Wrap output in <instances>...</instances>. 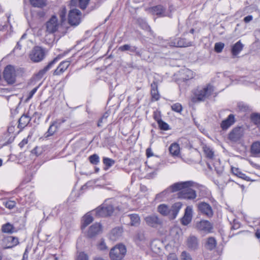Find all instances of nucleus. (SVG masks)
I'll return each mask as SVG.
<instances>
[{"label": "nucleus", "mask_w": 260, "mask_h": 260, "mask_svg": "<svg viewBox=\"0 0 260 260\" xmlns=\"http://www.w3.org/2000/svg\"><path fill=\"white\" fill-rule=\"evenodd\" d=\"M214 91L213 87L208 84L206 86L198 88L194 92V96L192 99L193 102L204 101L208 99Z\"/></svg>", "instance_id": "nucleus-1"}, {"label": "nucleus", "mask_w": 260, "mask_h": 260, "mask_svg": "<svg viewBox=\"0 0 260 260\" xmlns=\"http://www.w3.org/2000/svg\"><path fill=\"white\" fill-rule=\"evenodd\" d=\"M98 217H106L111 215L113 212V207L106 201L103 204L92 211Z\"/></svg>", "instance_id": "nucleus-2"}, {"label": "nucleus", "mask_w": 260, "mask_h": 260, "mask_svg": "<svg viewBox=\"0 0 260 260\" xmlns=\"http://www.w3.org/2000/svg\"><path fill=\"white\" fill-rule=\"evenodd\" d=\"M126 252L125 246L123 244H117L110 251L109 256L111 260H121Z\"/></svg>", "instance_id": "nucleus-3"}, {"label": "nucleus", "mask_w": 260, "mask_h": 260, "mask_svg": "<svg viewBox=\"0 0 260 260\" xmlns=\"http://www.w3.org/2000/svg\"><path fill=\"white\" fill-rule=\"evenodd\" d=\"M62 25L59 21L57 16L53 15L50 19L46 22V31L50 34L57 31L60 26Z\"/></svg>", "instance_id": "nucleus-4"}, {"label": "nucleus", "mask_w": 260, "mask_h": 260, "mask_svg": "<svg viewBox=\"0 0 260 260\" xmlns=\"http://www.w3.org/2000/svg\"><path fill=\"white\" fill-rule=\"evenodd\" d=\"M4 78L8 84H12L16 81V70L12 65L7 66L3 72Z\"/></svg>", "instance_id": "nucleus-5"}, {"label": "nucleus", "mask_w": 260, "mask_h": 260, "mask_svg": "<svg viewBox=\"0 0 260 260\" xmlns=\"http://www.w3.org/2000/svg\"><path fill=\"white\" fill-rule=\"evenodd\" d=\"M45 51L40 46H35L29 53V58L31 61L38 62L42 60L45 57Z\"/></svg>", "instance_id": "nucleus-6"}, {"label": "nucleus", "mask_w": 260, "mask_h": 260, "mask_svg": "<svg viewBox=\"0 0 260 260\" xmlns=\"http://www.w3.org/2000/svg\"><path fill=\"white\" fill-rule=\"evenodd\" d=\"M81 12L78 9L71 10L68 16V21L71 25L77 26L81 22Z\"/></svg>", "instance_id": "nucleus-7"}, {"label": "nucleus", "mask_w": 260, "mask_h": 260, "mask_svg": "<svg viewBox=\"0 0 260 260\" xmlns=\"http://www.w3.org/2000/svg\"><path fill=\"white\" fill-rule=\"evenodd\" d=\"M178 197L180 199L191 200L196 198V191L190 187H185L178 193Z\"/></svg>", "instance_id": "nucleus-8"}, {"label": "nucleus", "mask_w": 260, "mask_h": 260, "mask_svg": "<svg viewBox=\"0 0 260 260\" xmlns=\"http://www.w3.org/2000/svg\"><path fill=\"white\" fill-rule=\"evenodd\" d=\"M169 45L176 47H186L192 45V42L184 38L171 39Z\"/></svg>", "instance_id": "nucleus-9"}, {"label": "nucleus", "mask_w": 260, "mask_h": 260, "mask_svg": "<svg viewBox=\"0 0 260 260\" xmlns=\"http://www.w3.org/2000/svg\"><path fill=\"white\" fill-rule=\"evenodd\" d=\"M144 220L149 226L152 228H157L162 224L161 220L155 215H151L146 216L144 218Z\"/></svg>", "instance_id": "nucleus-10"}, {"label": "nucleus", "mask_w": 260, "mask_h": 260, "mask_svg": "<svg viewBox=\"0 0 260 260\" xmlns=\"http://www.w3.org/2000/svg\"><path fill=\"white\" fill-rule=\"evenodd\" d=\"M193 182L191 181L181 182L174 183L171 185L168 189L170 192H174L177 191H181L185 187H190L192 185Z\"/></svg>", "instance_id": "nucleus-11"}, {"label": "nucleus", "mask_w": 260, "mask_h": 260, "mask_svg": "<svg viewBox=\"0 0 260 260\" xmlns=\"http://www.w3.org/2000/svg\"><path fill=\"white\" fill-rule=\"evenodd\" d=\"M198 208L200 212L203 214L211 217L213 215V212L211 206L205 202L199 203L198 205Z\"/></svg>", "instance_id": "nucleus-12"}, {"label": "nucleus", "mask_w": 260, "mask_h": 260, "mask_svg": "<svg viewBox=\"0 0 260 260\" xmlns=\"http://www.w3.org/2000/svg\"><path fill=\"white\" fill-rule=\"evenodd\" d=\"M19 243L18 239L12 236L5 237L2 241V245L4 249L12 248Z\"/></svg>", "instance_id": "nucleus-13"}, {"label": "nucleus", "mask_w": 260, "mask_h": 260, "mask_svg": "<svg viewBox=\"0 0 260 260\" xmlns=\"http://www.w3.org/2000/svg\"><path fill=\"white\" fill-rule=\"evenodd\" d=\"M64 120H57L51 123L47 132L45 133V137H49L53 136L58 130L61 124L63 123Z\"/></svg>", "instance_id": "nucleus-14"}, {"label": "nucleus", "mask_w": 260, "mask_h": 260, "mask_svg": "<svg viewBox=\"0 0 260 260\" xmlns=\"http://www.w3.org/2000/svg\"><path fill=\"white\" fill-rule=\"evenodd\" d=\"M61 56L60 55H58L55 58H54L52 61L48 63V64L43 69L41 70L36 75V76L38 78L40 79L42 78L43 76L45 74V73L49 71L51 68L53 67V66L58 61L59 59L61 58Z\"/></svg>", "instance_id": "nucleus-15"}, {"label": "nucleus", "mask_w": 260, "mask_h": 260, "mask_svg": "<svg viewBox=\"0 0 260 260\" xmlns=\"http://www.w3.org/2000/svg\"><path fill=\"white\" fill-rule=\"evenodd\" d=\"M192 207L187 206L184 212V215L181 219V222L183 225H187L190 223L192 218Z\"/></svg>", "instance_id": "nucleus-16"}, {"label": "nucleus", "mask_w": 260, "mask_h": 260, "mask_svg": "<svg viewBox=\"0 0 260 260\" xmlns=\"http://www.w3.org/2000/svg\"><path fill=\"white\" fill-rule=\"evenodd\" d=\"M243 136V130L241 127H236L230 132L229 139L233 142L239 141Z\"/></svg>", "instance_id": "nucleus-17"}, {"label": "nucleus", "mask_w": 260, "mask_h": 260, "mask_svg": "<svg viewBox=\"0 0 260 260\" xmlns=\"http://www.w3.org/2000/svg\"><path fill=\"white\" fill-rule=\"evenodd\" d=\"M196 228L201 231L209 233L211 232L213 227L209 221L203 220L196 224Z\"/></svg>", "instance_id": "nucleus-18"}, {"label": "nucleus", "mask_w": 260, "mask_h": 260, "mask_svg": "<svg viewBox=\"0 0 260 260\" xmlns=\"http://www.w3.org/2000/svg\"><path fill=\"white\" fill-rule=\"evenodd\" d=\"M136 244L141 248H144L149 246V241L143 233H138L135 237Z\"/></svg>", "instance_id": "nucleus-19"}, {"label": "nucleus", "mask_w": 260, "mask_h": 260, "mask_svg": "<svg viewBox=\"0 0 260 260\" xmlns=\"http://www.w3.org/2000/svg\"><path fill=\"white\" fill-rule=\"evenodd\" d=\"M102 231V225L100 223H95L89 227L87 234L89 237L91 238L101 233Z\"/></svg>", "instance_id": "nucleus-20"}, {"label": "nucleus", "mask_w": 260, "mask_h": 260, "mask_svg": "<svg viewBox=\"0 0 260 260\" xmlns=\"http://www.w3.org/2000/svg\"><path fill=\"white\" fill-rule=\"evenodd\" d=\"M71 62L70 58L60 63L57 69L54 71V75H59L62 74L69 67Z\"/></svg>", "instance_id": "nucleus-21"}, {"label": "nucleus", "mask_w": 260, "mask_h": 260, "mask_svg": "<svg viewBox=\"0 0 260 260\" xmlns=\"http://www.w3.org/2000/svg\"><path fill=\"white\" fill-rule=\"evenodd\" d=\"M150 12L153 15H156L159 17H165L167 16L166 9L161 5L156 6L150 9Z\"/></svg>", "instance_id": "nucleus-22"}, {"label": "nucleus", "mask_w": 260, "mask_h": 260, "mask_svg": "<svg viewBox=\"0 0 260 260\" xmlns=\"http://www.w3.org/2000/svg\"><path fill=\"white\" fill-rule=\"evenodd\" d=\"M186 245L188 249L191 250L197 249L199 246V241L194 236L189 237L186 241Z\"/></svg>", "instance_id": "nucleus-23"}, {"label": "nucleus", "mask_w": 260, "mask_h": 260, "mask_svg": "<svg viewBox=\"0 0 260 260\" xmlns=\"http://www.w3.org/2000/svg\"><path fill=\"white\" fill-rule=\"evenodd\" d=\"M235 122V117L233 114H230L226 119L223 120L220 124V126L223 130L228 129Z\"/></svg>", "instance_id": "nucleus-24"}, {"label": "nucleus", "mask_w": 260, "mask_h": 260, "mask_svg": "<svg viewBox=\"0 0 260 260\" xmlns=\"http://www.w3.org/2000/svg\"><path fill=\"white\" fill-rule=\"evenodd\" d=\"M250 153L254 157H260V141L252 143L250 147Z\"/></svg>", "instance_id": "nucleus-25"}, {"label": "nucleus", "mask_w": 260, "mask_h": 260, "mask_svg": "<svg viewBox=\"0 0 260 260\" xmlns=\"http://www.w3.org/2000/svg\"><path fill=\"white\" fill-rule=\"evenodd\" d=\"M119 50L121 51H130L132 52H135L136 54L139 56H141V53L140 51L137 50V48L136 46H131L128 44H125L121 46L119 48Z\"/></svg>", "instance_id": "nucleus-26"}, {"label": "nucleus", "mask_w": 260, "mask_h": 260, "mask_svg": "<svg viewBox=\"0 0 260 260\" xmlns=\"http://www.w3.org/2000/svg\"><path fill=\"white\" fill-rule=\"evenodd\" d=\"M122 233V229L121 228H115L111 231L109 235L110 239L111 240L116 241L121 237Z\"/></svg>", "instance_id": "nucleus-27"}, {"label": "nucleus", "mask_w": 260, "mask_h": 260, "mask_svg": "<svg viewBox=\"0 0 260 260\" xmlns=\"http://www.w3.org/2000/svg\"><path fill=\"white\" fill-rule=\"evenodd\" d=\"M158 85L156 82L153 81L151 84V94L152 99L157 101L159 99V94L158 91Z\"/></svg>", "instance_id": "nucleus-28"}, {"label": "nucleus", "mask_w": 260, "mask_h": 260, "mask_svg": "<svg viewBox=\"0 0 260 260\" xmlns=\"http://www.w3.org/2000/svg\"><path fill=\"white\" fill-rule=\"evenodd\" d=\"M31 118L27 114H23L19 119L18 127L20 128H23L30 122Z\"/></svg>", "instance_id": "nucleus-29"}, {"label": "nucleus", "mask_w": 260, "mask_h": 260, "mask_svg": "<svg viewBox=\"0 0 260 260\" xmlns=\"http://www.w3.org/2000/svg\"><path fill=\"white\" fill-rule=\"evenodd\" d=\"M181 78L184 80H188L194 77L193 72L188 69H183L180 72Z\"/></svg>", "instance_id": "nucleus-30"}, {"label": "nucleus", "mask_w": 260, "mask_h": 260, "mask_svg": "<svg viewBox=\"0 0 260 260\" xmlns=\"http://www.w3.org/2000/svg\"><path fill=\"white\" fill-rule=\"evenodd\" d=\"M182 206V204L180 202L175 203L172 205L171 208V213L172 218H175L176 217Z\"/></svg>", "instance_id": "nucleus-31"}, {"label": "nucleus", "mask_w": 260, "mask_h": 260, "mask_svg": "<svg viewBox=\"0 0 260 260\" xmlns=\"http://www.w3.org/2000/svg\"><path fill=\"white\" fill-rule=\"evenodd\" d=\"M157 211L163 216H167L171 213V208L168 205L162 204L157 207Z\"/></svg>", "instance_id": "nucleus-32"}, {"label": "nucleus", "mask_w": 260, "mask_h": 260, "mask_svg": "<svg viewBox=\"0 0 260 260\" xmlns=\"http://www.w3.org/2000/svg\"><path fill=\"white\" fill-rule=\"evenodd\" d=\"M170 193L168 188H167L166 189L157 194L155 196V200L157 202L164 201L167 199Z\"/></svg>", "instance_id": "nucleus-33"}, {"label": "nucleus", "mask_w": 260, "mask_h": 260, "mask_svg": "<svg viewBox=\"0 0 260 260\" xmlns=\"http://www.w3.org/2000/svg\"><path fill=\"white\" fill-rule=\"evenodd\" d=\"M169 151L172 155L177 156L180 154V146L177 143H172L169 147Z\"/></svg>", "instance_id": "nucleus-34"}, {"label": "nucleus", "mask_w": 260, "mask_h": 260, "mask_svg": "<svg viewBox=\"0 0 260 260\" xmlns=\"http://www.w3.org/2000/svg\"><path fill=\"white\" fill-rule=\"evenodd\" d=\"M90 0H71V5L78 6L82 9H85L89 4Z\"/></svg>", "instance_id": "nucleus-35"}, {"label": "nucleus", "mask_w": 260, "mask_h": 260, "mask_svg": "<svg viewBox=\"0 0 260 260\" xmlns=\"http://www.w3.org/2000/svg\"><path fill=\"white\" fill-rule=\"evenodd\" d=\"M243 45L240 41H238L235 44L232 48V53L234 56H237L242 50Z\"/></svg>", "instance_id": "nucleus-36"}, {"label": "nucleus", "mask_w": 260, "mask_h": 260, "mask_svg": "<svg viewBox=\"0 0 260 260\" xmlns=\"http://www.w3.org/2000/svg\"><path fill=\"white\" fill-rule=\"evenodd\" d=\"M93 218L91 216V213L88 212L86 213L82 218V228H85L88 225H89L91 222H92Z\"/></svg>", "instance_id": "nucleus-37"}, {"label": "nucleus", "mask_w": 260, "mask_h": 260, "mask_svg": "<svg viewBox=\"0 0 260 260\" xmlns=\"http://www.w3.org/2000/svg\"><path fill=\"white\" fill-rule=\"evenodd\" d=\"M131 220L130 224L132 226H138L140 223V218L138 214H132L128 215Z\"/></svg>", "instance_id": "nucleus-38"}, {"label": "nucleus", "mask_w": 260, "mask_h": 260, "mask_svg": "<svg viewBox=\"0 0 260 260\" xmlns=\"http://www.w3.org/2000/svg\"><path fill=\"white\" fill-rule=\"evenodd\" d=\"M30 4L34 7L43 8L46 6V0H29Z\"/></svg>", "instance_id": "nucleus-39"}, {"label": "nucleus", "mask_w": 260, "mask_h": 260, "mask_svg": "<svg viewBox=\"0 0 260 260\" xmlns=\"http://www.w3.org/2000/svg\"><path fill=\"white\" fill-rule=\"evenodd\" d=\"M216 245V241L213 237L209 238L206 242V247L210 250L213 249Z\"/></svg>", "instance_id": "nucleus-40"}, {"label": "nucleus", "mask_w": 260, "mask_h": 260, "mask_svg": "<svg viewBox=\"0 0 260 260\" xmlns=\"http://www.w3.org/2000/svg\"><path fill=\"white\" fill-rule=\"evenodd\" d=\"M204 152L206 156L209 159H213L214 157V152L209 147L205 146L203 147Z\"/></svg>", "instance_id": "nucleus-41"}, {"label": "nucleus", "mask_w": 260, "mask_h": 260, "mask_svg": "<svg viewBox=\"0 0 260 260\" xmlns=\"http://www.w3.org/2000/svg\"><path fill=\"white\" fill-rule=\"evenodd\" d=\"M2 231L4 233H12L13 232L14 228L11 224L7 223L2 226Z\"/></svg>", "instance_id": "nucleus-42"}, {"label": "nucleus", "mask_w": 260, "mask_h": 260, "mask_svg": "<svg viewBox=\"0 0 260 260\" xmlns=\"http://www.w3.org/2000/svg\"><path fill=\"white\" fill-rule=\"evenodd\" d=\"M67 14V10L64 7L61 8L59 12V15L60 17L59 22L62 24L66 20V17Z\"/></svg>", "instance_id": "nucleus-43"}, {"label": "nucleus", "mask_w": 260, "mask_h": 260, "mask_svg": "<svg viewBox=\"0 0 260 260\" xmlns=\"http://www.w3.org/2000/svg\"><path fill=\"white\" fill-rule=\"evenodd\" d=\"M251 120L260 129V114L254 113L251 115Z\"/></svg>", "instance_id": "nucleus-44"}, {"label": "nucleus", "mask_w": 260, "mask_h": 260, "mask_svg": "<svg viewBox=\"0 0 260 260\" xmlns=\"http://www.w3.org/2000/svg\"><path fill=\"white\" fill-rule=\"evenodd\" d=\"M3 205L9 209H12L16 206V202L14 201L8 200L3 202Z\"/></svg>", "instance_id": "nucleus-45"}, {"label": "nucleus", "mask_w": 260, "mask_h": 260, "mask_svg": "<svg viewBox=\"0 0 260 260\" xmlns=\"http://www.w3.org/2000/svg\"><path fill=\"white\" fill-rule=\"evenodd\" d=\"M76 260H89V256L85 252H80L78 253Z\"/></svg>", "instance_id": "nucleus-46"}, {"label": "nucleus", "mask_w": 260, "mask_h": 260, "mask_svg": "<svg viewBox=\"0 0 260 260\" xmlns=\"http://www.w3.org/2000/svg\"><path fill=\"white\" fill-rule=\"evenodd\" d=\"M171 109L175 112L180 113L182 110V107L180 103H177L171 106Z\"/></svg>", "instance_id": "nucleus-47"}, {"label": "nucleus", "mask_w": 260, "mask_h": 260, "mask_svg": "<svg viewBox=\"0 0 260 260\" xmlns=\"http://www.w3.org/2000/svg\"><path fill=\"white\" fill-rule=\"evenodd\" d=\"M160 129L164 131L170 129L169 125L168 123L162 121L161 119L157 122Z\"/></svg>", "instance_id": "nucleus-48"}, {"label": "nucleus", "mask_w": 260, "mask_h": 260, "mask_svg": "<svg viewBox=\"0 0 260 260\" xmlns=\"http://www.w3.org/2000/svg\"><path fill=\"white\" fill-rule=\"evenodd\" d=\"M103 163L104 164V165L106 166L109 168V167H111V166H112L114 164L115 161L113 159L110 158L104 157L103 158Z\"/></svg>", "instance_id": "nucleus-49"}, {"label": "nucleus", "mask_w": 260, "mask_h": 260, "mask_svg": "<svg viewBox=\"0 0 260 260\" xmlns=\"http://www.w3.org/2000/svg\"><path fill=\"white\" fill-rule=\"evenodd\" d=\"M89 159L90 162L93 165L98 164L100 161L99 156L96 154L90 156Z\"/></svg>", "instance_id": "nucleus-50"}, {"label": "nucleus", "mask_w": 260, "mask_h": 260, "mask_svg": "<svg viewBox=\"0 0 260 260\" xmlns=\"http://www.w3.org/2000/svg\"><path fill=\"white\" fill-rule=\"evenodd\" d=\"M213 166L215 171H216L218 174H220L222 172L223 168L220 166V162L219 160L215 161V162L213 163Z\"/></svg>", "instance_id": "nucleus-51"}, {"label": "nucleus", "mask_w": 260, "mask_h": 260, "mask_svg": "<svg viewBox=\"0 0 260 260\" xmlns=\"http://www.w3.org/2000/svg\"><path fill=\"white\" fill-rule=\"evenodd\" d=\"M224 46V44L223 43L219 42L216 43L214 46V50L215 52L220 53L222 51Z\"/></svg>", "instance_id": "nucleus-52"}, {"label": "nucleus", "mask_w": 260, "mask_h": 260, "mask_svg": "<svg viewBox=\"0 0 260 260\" xmlns=\"http://www.w3.org/2000/svg\"><path fill=\"white\" fill-rule=\"evenodd\" d=\"M180 258L181 260H192L190 254L185 251L182 252Z\"/></svg>", "instance_id": "nucleus-53"}, {"label": "nucleus", "mask_w": 260, "mask_h": 260, "mask_svg": "<svg viewBox=\"0 0 260 260\" xmlns=\"http://www.w3.org/2000/svg\"><path fill=\"white\" fill-rule=\"evenodd\" d=\"M26 34H24L21 37L20 40L17 42L16 46L14 49V51H16L17 49L20 50L21 49L22 44L21 42L23 39L26 38Z\"/></svg>", "instance_id": "nucleus-54"}, {"label": "nucleus", "mask_w": 260, "mask_h": 260, "mask_svg": "<svg viewBox=\"0 0 260 260\" xmlns=\"http://www.w3.org/2000/svg\"><path fill=\"white\" fill-rule=\"evenodd\" d=\"M98 249L102 251L107 250L108 247L107 246L105 241L103 240H102L98 244Z\"/></svg>", "instance_id": "nucleus-55"}, {"label": "nucleus", "mask_w": 260, "mask_h": 260, "mask_svg": "<svg viewBox=\"0 0 260 260\" xmlns=\"http://www.w3.org/2000/svg\"><path fill=\"white\" fill-rule=\"evenodd\" d=\"M38 89V87H35L34 88V89H32L29 92V94H28V97L27 98V101H28L30 99H31L32 98V97L33 96V95L35 94V93L37 92V90Z\"/></svg>", "instance_id": "nucleus-56"}, {"label": "nucleus", "mask_w": 260, "mask_h": 260, "mask_svg": "<svg viewBox=\"0 0 260 260\" xmlns=\"http://www.w3.org/2000/svg\"><path fill=\"white\" fill-rule=\"evenodd\" d=\"M168 260H178V259L175 254L171 253L168 256Z\"/></svg>", "instance_id": "nucleus-57"}, {"label": "nucleus", "mask_w": 260, "mask_h": 260, "mask_svg": "<svg viewBox=\"0 0 260 260\" xmlns=\"http://www.w3.org/2000/svg\"><path fill=\"white\" fill-rule=\"evenodd\" d=\"M146 156L148 157L153 156V153L151 148H148L146 151Z\"/></svg>", "instance_id": "nucleus-58"}, {"label": "nucleus", "mask_w": 260, "mask_h": 260, "mask_svg": "<svg viewBox=\"0 0 260 260\" xmlns=\"http://www.w3.org/2000/svg\"><path fill=\"white\" fill-rule=\"evenodd\" d=\"M153 117L154 119L158 122V121L161 120L159 113L157 112H154L153 114Z\"/></svg>", "instance_id": "nucleus-59"}, {"label": "nucleus", "mask_w": 260, "mask_h": 260, "mask_svg": "<svg viewBox=\"0 0 260 260\" xmlns=\"http://www.w3.org/2000/svg\"><path fill=\"white\" fill-rule=\"evenodd\" d=\"M240 228V223L239 222L234 220L233 224L232 226V229L234 230L238 229Z\"/></svg>", "instance_id": "nucleus-60"}, {"label": "nucleus", "mask_w": 260, "mask_h": 260, "mask_svg": "<svg viewBox=\"0 0 260 260\" xmlns=\"http://www.w3.org/2000/svg\"><path fill=\"white\" fill-rule=\"evenodd\" d=\"M252 16L251 15H248L244 18V21L245 23H248L252 20Z\"/></svg>", "instance_id": "nucleus-61"}, {"label": "nucleus", "mask_w": 260, "mask_h": 260, "mask_svg": "<svg viewBox=\"0 0 260 260\" xmlns=\"http://www.w3.org/2000/svg\"><path fill=\"white\" fill-rule=\"evenodd\" d=\"M232 170H233V173L236 175H237V176H238L240 178H241V176L243 175V173H242V172L239 171V170L237 169H235V171H236V172H234V169H233Z\"/></svg>", "instance_id": "nucleus-62"}, {"label": "nucleus", "mask_w": 260, "mask_h": 260, "mask_svg": "<svg viewBox=\"0 0 260 260\" xmlns=\"http://www.w3.org/2000/svg\"><path fill=\"white\" fill-rule=\"evenodd\" d=\"M27 140L26 139H24L19 144V146L20 147H23L25 144L27 143Z\"/></svg>", "instance_id": "nucleus-63"}, {"label": "nucleus", "mask_w": 260, "mask_h": 260, "mask_svg": "<svg viewBox=\"0 0 260 260\" xmlns=\"http://www.w3.org/2000/svg\"><path fill=\"white\" fill-rule=\"evenodd\" d=\"M155 175V171H153V172L152 173H148L147 174V178L149 179V178H152L154 177V176Z\"/></svg>", "instance_id": "nucleus-64"}]
</instances>
